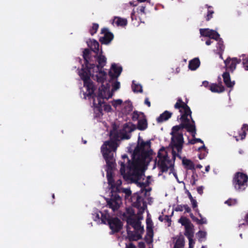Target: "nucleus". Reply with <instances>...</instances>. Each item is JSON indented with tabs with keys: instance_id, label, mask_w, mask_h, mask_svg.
Segmentation results:
<instances>
[{
	"instance_id": "59",
	"label": "nucleus",
	"mask_w": 248,
	"mask_h": 248,
	"mask_svg": "<svg viewBox=\"0 0 248 248\" xmlns=\"http://www.w3.org/2000/svg\"><path fill=\"white\" fill-rule=\"evenodd\" d=\"M197 192L199 194L202 195L203 193V187L201 186L197 187Z\"/></svg>"
},
{
	"instance_id": "3",
	"label": "nucleus",
	"mask_w": 248,
	"mask_h": 248,
	"mask_svg": "<svg viewBox=\"0 0 248 248\" xmlns=\"http://www.w3.org/2000/svg\"><path fill=\"white\" fill-rule=\"evenodd\" d=\"M122 131H118L115 127L110 131V140L104 142L102 145L101 150L103 157L106 160L109 169H112L114 167L115 159L114 154L118 146L117 142L121 139Z\"/></svg>"
},
{
	"instance_id": "41",
	"label": "nucleus",
	"mask_w": 248,
	"mask_h": 248,
	"mask_svg": "<svg viewBox=\"0 0 248 248\" xmlns=\"http://www.w3.org/2000/svg\"><path fill=\"white\" fill-rule=\"evenodd\" d=\"M197 142L203 143V140H202L201 139L196 138H193V139L189 140L188 141V143L191 144H195Z\"/></svg>"
},
{
	"instance_id": "4",
	"label": "nucleus",
	"mask_w": 248,
	"mask_h": 248,
	"mask_svg": "<svg viewBox=\"0 0 248 248\" xmlns=\"http://www.w3.org/2000/svg\"><path fill=\"white\" fill-rule=\"evenodd\" d=\"M95 64L94 63L88 65L87 66L82 65V68L79 72V75L81 79L83 81L84 86L86 88L87 96H91L96 89V87L93 84V82L91 79V69L94 68Z\"/></svg>"
},
{
	"instance_id": "21",
	"label": "nucleus",
	"mask_w": 248,
	"mask_h": 248,
	"mask_svg": "<svg viewBox=\"0 0 248 248\" xmlns=\"http://www.w3.org/2000/svg\"><path fill=\"white\" fill-rule=\"evenodd\" d=\"M172 115V112L165 110L156 118V122L157 123L161 124L170 119Z\"/></svg>"
},
{
	"instance_id": "1",
	"label": "nucleus",
	"mask_w": 248,
	"mask_h": 248,
	"mask_svg": "<svg viewBox=\"0 0 248 248\" xmlns=\"http://www.w3.org/2000/svg\"><path fill=\"white\" fill-rule=\"evenodd\" d=\"M175 109H179L181 113L179 120L181 124L179 125L173 126L171 128L170 134L171 135L170 145L172 150L173 162L169 159L168 153L165 150L164 147H162L157 154L158 160L157 166L160 169V176L162 173L168 171L169 168H173L174 163L177 156L181 158L179 153H181L184 142L183 134L181 131L183 129L191 134L193 138H195L196 135V127L195 122L192 118V111L186 103L183 101L181 98L179 97L174 106ZM177 119H179V116Z\"/></svg>"
},
{
	"instance_id": "49",
	"label": "nucleus",
	"mask_w": 248,
	"mask_h": 248,
	"mask_svg": "<svg viewBox=\"0 0 248 248\" xmlns=\"http://www.w3.org/2000/svg\"><path fill=\"white\" fill-rule=\"evenodd\" d=\"M146 224L147 226L146 227H149V228H153V223L152 222V220L150 218H147L146 219Z\"/></svg>"
},
{
	"instance_id": "5",
	"label": "nucleus",
	"mask_w": 248,
	"mask_h": 248,
	"mask_svg": "<svg viewBox=\"0 0 248 248\" xmlns=\"http://www.w3.org/2000/svg\"><path fill=\"white\" fill-rule=\"evenodd\" d=\"M99 92L97 95L93 93L90 96L93 99V105L95 108L100 113L102 112V105L104 103V99H108L111 98L112 96V93H109L108 96L107 97L106 93L107 91V88L103 85H102L101 87L99 88Z\"/></svg>"
},
{
	"instance_id": "10",
	"label": "nucleus",
	"mask_w": 248,
	"mask_h": 248,
	"mask_svg": "<svg viewBox=\"0 0 248 248\" xmlns=\"http://www.w3.org/2000/svg\"><path fill=\"white\" fill-rule=\"evenodd\" d=\"M101 33L104 34V36L99 39V41L102 44L108 45L114 38L113 34L109 31L107 28H104L101 29Z\"/></svg>"
},
{
	"instance_id": "40",
	"label": "nucleus",
	"mask_w": 248,
	"mask_h": 248,
	"mask_svg": "<svg viewBox=\"0 0 248 248\" xmlns=\"http://www.w3.org/2000/svg\"><path fill=\"white\" fill-rule=\"evenodd\" d=\"M197 234L199 237V240L200 241H202L201 239L205 238L206 236V232L202 231H199Z\"/></svg>"
},
{
	"instance_id": "13",
	"label": "nucleus",
	"mask_w": 248,
	"mask_h": 248,
	"mask_svg": "<svg viewBox=\"0 0 248 248\" xmlns=\"http://www.w3.org/2000/svg\"><path fill=\"white\" fill-rule=\"evenodd\" d=\"M200 32L202 36L214 40H217L220 37L219 34L217 31L208 28L200 29Z\"/></svg>"
},
{
	"instance_id": "38",
	"label": "nucleus",
	"mask_w": 248,
	"mask_h": 248,
	"mask_svg": "<svg viewBox=\"0 0 248 248\" xmlns=\"http://www.w3.org/2000/svg\"><path fill=\"white\" fill-rule=\"evenodd\" d=\"M146 236H148L151 239H153L154 235L153 229L152 228H149V227H146Z\"/></svg>"
},
{
	"instance_id": "42",
	"label": "nucleus",
	"mask_w": 248,
	"mask_h": 248,
	"mask_svg": "<svg viewBox=\"0 0 248 248\" xmlns=\"http://www.w3.org/2000/svg\"><path fill=\"white\" fill-rule=\"evenodd\" d=\"M123 103V101L122 100L120 99H117V100H113L112 102V105L114 107V108H117V106H120L121 105H122V104Z\"/></svg>"
},
{
	"instance_id": "2",
	"label": "nucleus",
	"mask_w": 248,
	"mask_h": 248,
	"mask_svg": "<svg viewBox=\"0 0 248 248\" xmlns=\"http://www.w3.org/2000/svg\"><path fill=\"white\" fill-rule=\"evenodd\" d=\"M150 140L144 141L141 140L140 143L138 142L132 154L133 161L128 160L127 169L128 170L127 175L129 178L134 183H138L140 180L142 172L140 166L143 164L146 159L151 155L152 150H145V146L148 148L151 147Z\"/></svg>"
},
{
	"instance_id": "26",
	"label": "nucleus",
	"mask_w": 248,
	"mask_h": 248,
	"mask_svg": "<svg viewBox=\"0 0 248 248\" xmlns=\"http://www.w3.org/2000/svg\"><path fill=\"white\" fill-rule=\"evenodd\" d=\"M200 61L198 58H194L189 61L188 68L191 70H195L200 66Z\"/></svg>"
},
{
	"instance_id": "30",
	"label": "nucleus",
	"mask_w": 248,
	"mask_h": 248,
	"mask_svg": "<svg viewBox=\"0 0 248 248\" xmlns=\"http://www.w3.org/2000/svg\"><path fill=\"white\" fill-rule=\"evenodd\" d=\"M185 245V241L184 237H179L176 240L173 248H184Z\"/></svg>"
},
{
	"instance_id": "31",
	"label": "nucleus",
	"mask_w": 248,
	"mask_h": 248,
	"mask_svg": "<svg viewBox=\"0 0 248 248\" xmlns=\"http://www.w3.org/2000/svg\"><path fill=\"white\" fill-rule=\"evenodd\" d=\"M216 40L217 41V51H224L225 49V46L224 45V42L222 39L219 37V38Z\"/></svg>"
},
{
	"instance_id": "23",
	"label": "nucleus",
	"mask_w": 248,
	"mask_h": 248,
	"mask_svg": "<svg viewBox=\"0 0 248 248\" xmlns=\"http://www.w3.org/2000/svg\"><path fill=\"white\" fill-rule=\"evenodd\" d=\"M96 81L98 83H100L103 85L106 79L107 73L102 69L97 70V74L95 75Z\"/></svg>"
},
{
	"instance_id": "22",
	"label": "nucleus",
	"mask_w": 248,
	"mask_h": 248,
	"mask_svg": "<svg viewBox=\"0 0 248 248\" xmlns=\"http://www.w3.org/2000/svg\"><path fill=\"white\" fill-rule=\"evenodd\" d=\"M222 78L224 84L228 88H232L234 86L235 82L234 81H231L230 75L228 72H224L222 75Z\"/></svg>"
},
{
	"instance_id": "15",
	"label": "nucleus",
	"mask_w": 248,
	"mask_h": 248,
	"mask_svg": "<svg viewBox=\"0 0 248 248\" xmlns=\"http://www.w3.org/2000/svg\"><path fill=\"white\" fill-rule=\"evenodd\" d=\"M111 70L113 71L114 73L111 71L108 72V75L111 79H114L118 78V77L121 75L122 72V67L121 66H118L116 63H113L111 66Z\"/></svg>"
},
{
	"instance_id": "36",
	"label": "nucleus",
	"mask_w": 248,
	"mask_h": 248,
	"mask_svg": "<svg viewBox=\"0 0 248 248\" xmlns=\"http://www.w3.org/2000/svg\"><path fill=\"white\" fill-rule=\"evenodd\" d=\"M158 219L162 222L164 220L167 222L168 223V226H170L171 225V219L168 215H165L164 217L160 216L158 217Z\"/></svg>"
},
{
	"instance_id": "64",
	"label": "nucleus",
	"mask_w": 248,
	"mask_h": 248,
	"mask_svg": "<svg viewBox=\"0 0 248 248\" xmlns=\"http://www.w3.org/2000/svg\"><path fill=\"white\" fill-rule=\"evenodd\" d=\"M244 220L247 224H248V213L245 215L244 217Z\"/></svg>"
},
{
	"instance_id": "50",
	"label": "nucleus",
	"mask_w": 248,
	"mask_h": 248,
	"mask_svg": "<svg viewBox=\"0 0 248 248\" xmlns=\"http://www.w3.org/2000/svg\"><path fill=\"white\" fill-rule=\"evenodd\" d=\"M187 239L189 241L188 248H194V244H195V242L193 240V238H188Z\"/></svg>"
},
{
	"instance_id": "55",
	"label": "nucleus",
	"mask_w": 248,
	"mask_h": 248,
	"mask_svg": "<svg viewBox=\"0 0 248 248\" xmlns=\"http://www.w3.org/2000/svg\"><path fill=\"white\" fill-rule=\"evenodd\" d=\"M201 218L199 219L200 221H199L198 224H206L207 221L206 219L205 218H202V217H201Z\"/></svg>"
},
{
	"instance_id": "57",
	"label": "nucleus",
	"mask_w": 248,
	"mask_h": 248,
	"mask_svg": "<svg viewBox=\"0 0 248 248\" xmlns=\"http://www.w3.org/2000/svg\"><path fill=\"white\" fill-rule=\"evenodd\" d=\"M184 209H185L186 212H187V213L191 212V209L187 204L184 205Z\"/></svg>"
},
{
	"instance_id": "51",
	"label": "nucleus",
	"mask_w": 248,
	"mask_h": 248,
	"mask_svg": "<svg viewBox=\"0 0 248 248\" xmlns=\"http://www.w3.org/2000/svg\"><path fill=\"white\" fill-rule=\"evenodd\" d=\"M123 192L125 194L126 197H129L131 195V191L129 189H124Z\"/></svg>"
},
{
	"instance_id": "52",
	"label": "nucleus",
	"mask_w": 248,
	"mask_h": 248,
	"mask_svg": "<svg viewBox=\"0 0 248 248\" xmlns=\"http://www.w3.org/2000/svg\"><path fill=\"white\" fill-rule=\"evenodd\" d=\"M184 205H178L175 208V211L177 212H178V211L182 212L184 210Z\"/></svg>"
},
{
	"instance_id": "20",
	"label": "nucleus",
	"mask_w": 248,
	"mask_h": 248,
	"mask_svg": "<svg viewBox=\"0 0 248 248\" xmlns=\"http://www.w3.org/2000/svg\"><path fill=\"white\" fill-rule=\"evenodd\" d=\"M96 60L98 62L97 65H95V67L97 70L102 69L105 66L107 62V59L105 56L102 55L101 54L99 55H95Z\"/></svg>"
},
{
	"instance_id": "6",
	"label": "nucleus",
	"mask_w": 248,
	"mask_h": 248,
	"mask_svg": "<svg viewBox=\"0 0 248 248\" xmlns=\"http://www.w3.org/2000/svg\"><path fill=\"white\" fill-rule=\"evenodd\" d=\"M232 184L236 191H243L248 186V175L243 172H236L233 175Z\"/></svg>"
},
{
	"instance_id": "53",
	"label": "nucleus",
	"mask_w": 248,
	"mask_h": 248,
	"mask_svg": "<svg viewBox=\"0 0 248 248\" xmlns=\"http://www.w3.org/2000/svg\"><path fill=\"white\" fill-rule=\"evenodd\" d=\"M190 202H191L193 208H196L198 206L196 200L195 199H192V200L190 201Z\"/></svg>"
},
{
	"instance_id": "44",
	"label": "nucleus",
	"mask_w": 248,
	"mask_h": 248,
	"mask_svg": "<svg viewBox=\"0 0 248 248\" xmlns=\"http://www.w3.org/2000/svg\"><path fill=\"white\" fill-rule=\"evenodd\" d=\"M120 87V82L116 81L112 84V89L113 91H116L118 90Z\"/></svg>"
},
{
	"instance_id": "28",
	"label": "nucleus",
	"mask_w": 248,
	"mask_h": 248,
	"mask_svg": "<svg viewBox=\"0 0 248 248\" xmlns=\"http://www.w3.org/2000/svg\"><path fill=\"white\" fill-rule=\"evenodd\" d=\"M113 23H115L117 26L124 27L127 25V21L125 18L115 16L113 20Z\"/></svg>"
},
{
	"instance_id": "25",
	"label": "nucleus",
	"mask_w": 248,
	"mask_h": 248,
	"mask_svg": "<svg viewBox=\"0 0 248 248\" xmlns=\"http://www.w3.org/2000/svg\"><path fill=\"white\" fill-rule=\"evenodd\" d=\"M83 58L84 60V65L87 66L88 65L92 64L91 63V52L88 48H86L83 51Z\"/></svg>"
},
{
	"instance_id": "34",
	"label": "nucleus",
	"mask_w": 248,
	"mask_h": 248,
	"mask_svg": "<svg viewBox=\"0 0 248 248\" xmlns=\"http://www.w3.org/2000/svg\"><path fill=\"white\" fill-rule=\"evenodd\" d=\"M101 221L104 224H108V222L109 220L112 217H110V216L108 214H104L102 212H101Z\"/></svg>"
},
{
	"instance_id": "27",
	"label": "nucleus",
	"mask_w": 248,
	"mask_h": 248,
	"mask_svg": "<svg viewBox=\"0 0 248 248\" xmlns=\"http://www.w3.org/2000/svg\"><path fill=\"white\" fill-rule=\"evenodd\" d=\"M182 163L186 169L192 170H195L194 163L190 159H183Z\"/></svg>"
},
{
	"instance_id": "9",
	"label": "nucleus",
	"mask_w": 248,
	"mask_h": 248,
	"mask_svg": "<svg viewBox=\"0 0 248 248\" xmlns=\"http://www.w3.org/2000/svg\"><path fill=\"white\" fill-rule=\"evenodd\" d=\"M108 225L111 230V234L118 232L123 228L122 221L117 217H111L108 222Z\"/></svg>"
},
{
	"instance_id": "37",
	"label": "nucleus",
	"mask_w": 248,
	"mask_h": 248,
	"mask_svg": "<svg viewBox=\"0 0 248 248\" xmlns=\"http://www.w3.org/2000/svg\"><path fill=\"white\" fill-rule=\"evenodd\" d=\"M99 25L97 23H93L92 28L90 29V33L92 35L94 34L97 31Z\"/></svg>"
},
{
	"instance_id": "18",
	"label": "nucleus",
	"mask_w": 248,
	"mask_h": 248,
	"mask_svg": "<svg viewBox=\"0 0 248 248\" xmlns=\"http://www.w3.org/2000/svg\"><path fill=\"white\" fill-rule=\"evenodd\" d=\"M127 223L128 225H131L137 232H140L141 233L143 232V227L141 226L140 221L133 218H130L127 220Z\"/></svg>"
},
{
	"instance_id": "24",
	"label": "nucleus",
	"mask_w": 248,
	"mask_h": 248,
	"mask_svg": "<svg viewBox=\"0 0 248 248\" xmlns=\"http://www.w3.org/2000/svg\"><path fill=\"white\" fill-rule=\"evenodd\" d=\"M87 44L88 46L90 47L91 50L94 52L96 54V55L99 54V44L97 41L95 40H90L87 42Z\"/></svg>"
},
{
	"instance_id": "17",
	"label": "nucleus",
	"mask_w": 248,
	"mask_h": 248,
	"mask_svg": "<svg viewBox=\"0 0 248 248\" xmlns=\"http://www.w3.org/2000/svg\"><path fill=\"white\" fill-rule=\"evenodd\" d=\"M127 236L129 241H137L142 238L141 234L138 233V232H134L130 230V227L127 225L126 227Z\"/></svg>"
},
{
	"instance_id": "11",
	"label": "nucleus",
	"mask_w": 248,
	"mask_h": 248,
	"mask_svg": "<svg viewBox=\"0 0 248 248\" xmlns=\"http://www.w3.org/2000/svg\"><path fill=\"white\" fill-rule=\"evenodd\" d=\"M136 129L135 125L130 124H125L121 130V139L128 140L130 138V133Z\"/></svg>"
},
{
	"instance_id": "16",
	"label": "nucleus",
	"mask_w": 248,
	"mask_h": 248,
	"mask_svg": "<svg viewBox=\"0 0 248 248\" xmlns=\"http://www.w3.org/2000/svg\"><path fill=\"white\" fill-rule=\"evenodd\" d=\"M218 79L219 80V82L218 84L217 83H212L209 85L208 89L213 93H222L225 91V88L222 85L221 81V78H218Z\"/></svg>"
},
{
	"instance_id": "29",
	"label": "nucleus",
	"mask_w": 248,
	"mask_h": 248,
	"mask_svg": "<svg viewBox=\"0 0 248 248\" xmlns=\"http://www.w3.org/2000/svg\"><path fill=\"white\" fill-rule=\"evenodd\" d=\"M132 89L134 93H142L143 92L141 85L135 83L134 80L132 81Z\"/></svg>"
},
{
	"instance_id": "60",
	"label": "nucleus",
	"mask_w": 248,
	"mask_h": 248,
	"mask_svg": "<svg viewBox=\"0 0 248 248\" xmlns=\"http://www.w3.org/2000/svg\"><path fill=\"white\" fill-rule=\"evenodd\" d=\"M138 247L139 248H145V244L143 242H140L138 243Z\"/></svg>"
},
{
	"instance_id": "45",
	"label": "nucleus",
	"mask_w": 248,
	"mask_h": 248,
	"mask_svg": "<svg viewBox=\"0 0 248 248\" xmlns=\"http://www.w3.org/2000/svg\"><path fill=\"white\" fill-rule=\"evenodd\" d=\"M119 164L121 165L120 172L122 174H124L125 173V165L124 162H120Z\"/></svg>"
},
{
	"instance_id": "54",
	"label": "nucleus",
	"mask_w": 248,
	"mask_h": 248,
	"mask_svg": "<svg viewBox=\"0 0 248 248\" xmlns=\"http://www.w3.org/2000/svg\"><path fill=\"white\" fill-rule=\"evenodd\" d=\"M192 180L190 181V183L192 186H194L196 185V182L197 181V179H195V176L194 174H193L191 176Z\"/></svg>"
},
{
	"instance_id": "7",
	"label": "nucleus",
	"mask_w": 248,
	"mask_h": 248,
	"mask_svg": "<svg viewBox=\"0 0 248 248\" xmlns=\"http://www.w3.org/2000/svg\"><path fill=\"white\" fill-rule=\"evenodd\" d=\"M178 222L185 227V231L184 234L187 238H193L194 237V225L190 220L185 217H181Z\"/></svg>"
},
{
	"instance_id": "47",
	"label": "nucleus",
	"mask_w": 248,
	"mask_h": 248,
	"mask_svg": "<svg viewBox=\"0 0 248 248\" xmlns=\"http://www.w3.org/2000/svg\"><path fill=\"white\" fill-rule=\"evenodd\" d=\"M239 134V137L241 138V140H244L246 136V132L245 130L241 128V132H240Z\"/></svg>"
},
{
	"instance_id": "19",
	"label": "nucleus",
	"mask_w": 248,
	"mask_h": 248,
	"mask_svg": "<svg viewBox=\"0 0 248 248\" xmlns=\"http://www.w3.org/2000/svg\"><path fill=\"white\" fill-rule=\"evenodd\" d=\"M140 114L142 116L138 120L137 129L140 131H143L147 128L148 123L144 114L143 112H140Z\"/></svg>"
},
{
	"instance_id": "58",
	"label": "nucleus",
	"mask_w": 248,
	"mask_h": 248,
	"mask_svg": "<svg viewBox=\"0 0 248 248\" xmlns=\"http://www.w3.org/2000/svg\"><path fill=\"white\" fill-rule=\"evenodd\" d=\"M144 239L148 244H150L153 242V239H151L148 236H145Z\"/></svg>"
},
{
	"instance_id": "46",
	"label": "nucleus",
	"mask_w": 248,
	"mask_h": 248,
	"mask_svg": "<svg viewBox=\"0 0 248 248\" xmlns=\"http://www.w3.org/2000/svg\"><path fill=\"white\" fill-rule=\"evenodd\" d=\"M243 65L246 70H248V56L243 60Z\"/></svg>"
},
{
	"instance_id": "33",
	"label": "nucleus",
	"mask_w": 248,
	"mask_h": 248,
	"mask_svg": "<svg viewBox=\"0 0 248 248\" xmlns=\"http://www.w3.org/2000/svg\"><path fill=\"white\" fill-rule=\"evenodd\" d=\"M137 184L138 186H139L141 189L139 191L140 193H142L144 192V195H146V193L150 190V189H146L145 187L147 186L148 184L144 183V182H139L138 181V183H135Z\"/></svg>"
},
{
	"instance_id": "61",
	"label": "nucleus",
	"mask_w": 248,
	"mask_h": 248,
	"mask_svg": "<svg viewBox=\"0 0 248 248\" xmlns=\"http://www.w3.org/2000/svg\"><path fill=\"white\" fill-rule=\"evenodd\" d=\"M145 104L147 105L148 107H150L151 106V103L149 100V99L148 98H146L144 101Z\"/></svg>"
},
{
	"instance_id": "39",
	"label": "nucleus",
	"mask_w": 248,
	"mask_h": 248,
	"mask_svg": "<svg viewBox=\"0 0 248 248\" xmlns=\"http://www.w3.org/2000/svg\"><path fill=\"white\" fill-rule=\"evenodd\" d=\"M141 115L140 112L139 113L138 111L135 110L132 113V119L133 121L139 120Z\"/></svg>"
},
{
	"instance_id": "14",
	"label": "nucleus",
	"mask_w": 248,
	"mask_h": 248,
	"mask_svg": "<svg viewBox=\"0 0 248 248\" xmlns=\"http://www.w3.org/2000/svg\"><path fill=\"white\" fill-rule=\"evenodd\" d=\"M141 194L140 192H137L134 193L131 197L132 206L138 209L141 207L143 201V198L140 196Z\"/></svg>"
},
{
	"instance_id": "56",
	"label": "nucleus",
	"mask_w": 248,
	"mask_h": 248,
	"mask_svg": "<svg viewBox=\"0 0 248 248\" xmlns=\"http://www.w3.org/2000/svg\"><path fill=\"white\" fill-rule=\"evenodd\" d=\"M208 152H206V153H201L199 155L198 157L200 159H202L205 158L206 156L207 153Z\"/></svg>"
},
{
	"instance_id": "62",
	"label": "nucleus",
	"mask_w": 248,
	"mask_h": 248,
	"mask_svg": "<svg viewBox=\"0 0 248 248\" xmlns=\"http://www.w3.org/2000/svg\"><path fill=\"white\" fill-rule=\"evenodd\" d=\"M211 39L209 38L206 41L205 44L206 45L209 46L213 43V42L211 40Z\"/></svg>"
},
{
	"instance_id": "12",
	"label": "nucleus",
	"mask_w": 248,
	"mask_h": 248,
	"mask_svg": "<svg viewBox=\"0 0 248 248\" xmlns=\"http://www.w3.org/2000/svg\"><path fill=\"white\" fill-rule=\"evenodd\" d=\"M241 60L240 59L237 58H231L230 57H228L226 60L224 61L225 66L227 69H229L231 72H233L236 69V66L237 64L241 62Z\"/></svg>"
},
{
	"instance_id": "32",
	"label": "nucleus",
	"mask_w": 248,
	"mask_h": 248,
	"mask_svg": "<svg viewBox=\"0 0 248 248\" xmlns=\"http://www.w3.org/2000/svg\"><path fill=\"white\" fill-rule=\"evenodd\" d=\"M107 177L108 185L110 186L111 187H114L115 183L113 177V174L111 171H107Z\"/></svg>"
},
{
	"instance_id": "8",
	"label": "nucleus",
	"mask_w": 248,
	"mask_h": 248,
	"mask_svg": "<svg viewBox=\"0 0 248 248\" xmlns=\"http://www.w3.org/2000/svg\"><path fill=\"white\" fill-rule=\"evenodd\" d=\"M107 205L113 211L118 210L122 203L121 197L117 193L112 194L110 199L107 200Z\"/></svg>"
},
{
	"instance_id": "63",
	"label": "nucleus",
	"mask_w": 248,
	"mask_h": 248,
	"mask_svg": "<svg viewBox=\"0 0 248 248\" xmlns=\"http://www.w3.org/2000/svg\"><path fill=\"white\" fill-rule=\"evenodd\" d=\"M126 248H137L133 243H130L128 246H126Z\"/></svg>"
},
{
	"instance_id": "43",
	"label": "nucleus",
	"mask_w": 248,
	"mask_h": 248,
	"mask_svg": "<svg viewBox=\"0 0 248 248\" xmlns=\"http://www.w3.org/2000/svg\"><path fill=\"white\" fill-rule=\"evenodd\" d=\"M225 203L227 204L229 206H232L236 204L237 200L236 199H229L226 201Z\"/></svg>"
},
{
	"instance_id": "35",
	"label": "nucleus",
	"mask_w": 248,
	"mask_h": 248,
	"mask_svg": "<svg viewBox=\"0 0 248 248\" xmlns=\"http://www.w3.org/2000/svg\"><path fill=\"white\" fill-rule=\"evenodd\" d=\"M205 6L208 9L207 15L205 17L206 20L208 21L213 17V15L214 13V12L213 10L209 9L210 8H212V6H209L208 4H206Z\"/></svg>"
},
{
	"instance_id": "48",
	"label": "nucleus",
	"mask_w": 248,
	"mask_h": 248,
	"mask_svg": "<svg viewBox=\"0 0 248 248\" xmlns=\"http://www.w3.org/2000/svg\"><path fill=\"white\" fill-rule=\"evenodd\" d=\"M103 108L105 111L107 112H110L111 111V107L108 104H106L105 103L103 104Z\"/></svg>"
}]
</instances>
